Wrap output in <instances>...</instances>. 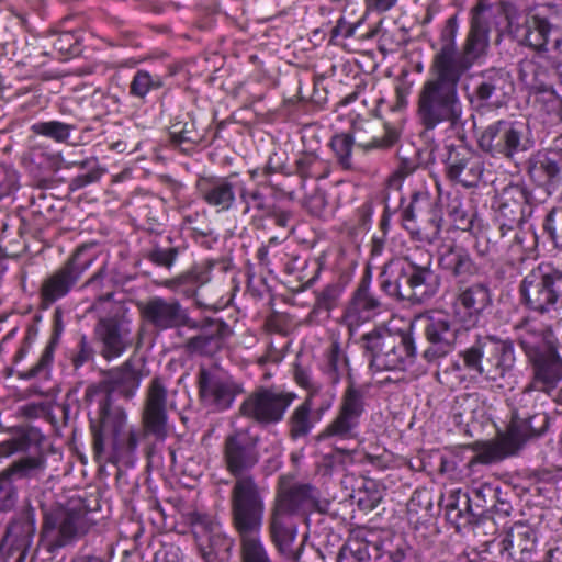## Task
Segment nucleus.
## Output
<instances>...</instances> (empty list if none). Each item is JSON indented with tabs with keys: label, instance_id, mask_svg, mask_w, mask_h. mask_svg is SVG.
Instances as JSON below:
<instances>
[{
	"label": "nucleus",
	"instance_id": "obj_1",
	"mask_svg": "<svg viewBox=\"0 0 562 562\" xmlns=\"http://www.w3.org/2000/svg\"><path fill=\"white\" fill-rule=\"evenodd\" d=\"M259 441L249 429L238 428L227 434L221 446L222 465L233 477L228 504L231 522L239 540V562H274L260 537L265 487L251 473L260 461Z\"/></svg>",
	"mask_w": 562,
	"mask_h": 562
},
{
	"label": "nucleus",
	"instance_id": "obj_2",
	"mask_svg": "<svg viewBox=\"0 0 562 562\" xmlns=\"http://www.w3.org/2000/svg\"><path fill=\"white\" fill-rule=\"evenodd\" d=\"M168 390L162 378L151 379L142 412V425H130L125 409L105 398L90 415L95 458L111 463L133 464L147 436L165 440L168 435Z\"/></svg>",
	"mask_w": 562,
	"mask_h": 562
},
{
	"label": "nucleus",
	"instance_id": "obj_3",
	"mask_svg": "<svg viewBox=\"0 0 562 562\" xmlns=\"http://www.w3.org/2000/svg\"><path fill=\"white\" fill-rule=\"evenodd\" d=\"M458 31V15L453 14L446 20L438 42L430 44L435 50L429 67L431 77L423 83L417 99V117L425 131L443 123L451 128L462 124L458 86L474 63L459 53Z\"/></svg>",
	"mask_w": 562,
	"mask_h": 562
},
{
	"label": "nucleus",
	"instance_id": "obj_4",
	"mask_svg": "<svg viewBox=\"0 0 562 562\" xmlns=\"http://www.w3.org/2000/svg\"><path fill=\"white\" fill-rule=\"evenodd\" d=\"M451 312L439 311L424 317L426 346L420 357L436 363L457 348L463 333L479 326L494 304L490 282L473 280L452 289Z\"/></svg>",
	"mask_w": 562,
	"mask_h": 562
},
{
	"label": "nucleus",
	"instance_id": "obj_5",
	"mask_svg": "<svg viewBox=\"0 0 562 562\" xmlns=\"http://www.w3.org/2000/svg\"><path fill=\"white\" fill-rule=\"evenodd\" d=\"M380 289L390 297L422 304L440 290L441 277L432 268V254L416 246L406 255L383 266L379 274Z\"/></svg>",
	"mask_w": 562,
	"mask_h": 562
},
{
	"label": "nucleus",
	"instance_id": "obj_6",
	"mask_svg": "<svg viewBox=\"0 0 562 562\" xmlns=\"http://www.w3.org/2000/svg\"><path fill=\"white\" fill-rule=\"evenodd\" d=\"M321 369L331 384H338L345 376L349 383L341 395L336 416L322 430L318 438L356 439L359 434L361 417L366 412L364 392L356 385L349 368L348 357L337 339L333 340L325 349Z\"/></svg>",
	"mask_w": 562,
	"mask_h": 562
},
{
	"label": "nucleus",
	"instance_id": "obj_7",
	"mask_svg": "<svg viewBox=\"0 0 562 562\" xmlns=\"http://www.w3.org/2000/svg\"><path fill=\"white\" fill-rule=\"evenodd\" d=\"M458 356L462 362H454V370H464L472 378H480L498 389L509 385L516 364L515 347L510 339L477 334Z\"/></svg>",
	"mask_w": 562,
	"mask_h": 562
},
{
	"label": "nucleus",
	"instance_id": "obj_8",
	"mask_svg": "<svg viewBox=\"0 0 562 562\" xmlns=\"http://www.w3.org/2000/svg\"><path fill=\"white\" fill-rule=\"evenodd\" d=\"M482 29L477 30L475 16L470 19V29L467 37L459 48V53L476 63L486 55L490 46V33L494 27L498 41L508 37L519 46L526 47L527 36V9L522 12L518 4L512 0H497L482 13L480 19Z\"/></svg>",
	"mask_w": 562,
	"mask_h": 562
},
{
	"label": "nucleus",
	"instance_id": "obj_9",
	"mask_svg": "<svg viewBox=\"0 0 562 562\" xmlns=\"http://www.w3.org/2000/svg\"><path fill=\"white\" fill-rule=\"evenodd\" d=\"M43 436L34 427L21 426L12 430L11 437L0 443V456L9 457L16 452H32V456L21 458L11 467L0 473V512H11L18 501V490L12 476L26 477L43 468L44 459L41 456Z\"/></svg>",
	"mask_w": 562,
	"mask_h": 562
},
{
	"label": "nucleus",
	"instance_id": "obj_10",
	"mask_svg": "<svg viewBox=\"0 0 562 562\" xmlns=\"http://www.w3.org/2000/svg\"><path fill=\"white\" fill-rule=\"evenodd\" d=\"M549 398L550 392L528 383L508 400L509 420L505 430L524 446L542 437L550 426L546 411Z\"/></svg>",
	"mask_w": 562,
	"mask_h": 562
},
{
	"label": "nucleus",
	"instance_id": "obj_11",
	"mask_svg": "<svg viewBox=\"0 0 562 562\" xmlns=\"http://www.w3.org/2000/svg\"><path fill=\"white\" fill-rule=\"evenodd\" d=\"M361 341L370 357V367L376 371L405 370L417 357L411 330L392 331L380 327L362 335Z\"/></svg>",
	"mask_w": 562,
	"mask_h": 562
},
{
	"label": "nucleus",
	"instance_id": "obj_12",
	"mask_svg": "<svg viewBox=\"0 0 562 562\" xmlns=\"http://www.w3.org/2000/svg\"><path fill=\"white\" fill-rule=\"evenodd\" d=\"M520 303L544 316L562 308V268L551 261L533 267L518 285Z\"/></svg>",
	"mask_w": 562,
	"mask_h": 562
},
{
	"label": "nucleus",
	"instance_id": "obj_13",
	"mask_svg": "<svg viewBox=\"0 0 562 562\" xmlns=\"http://www.w3.org/2000/svg\"><path fill=\"white\" fill-rule=\"evenodd\" d=\"M532 193L520 183L506 186L497 201L495 223L502 238H512L514 244L524 247L522 225L532 214Z\"/></svg>",
	"mask_w": 562,
	"mask_h": 562
},
{
	"label": "nucleus",
	"instance_id": "obj_14",
	"mask_svg": "<svg viewBox=\"0 0 562 562\" xmlns=\"http://www.w3.org/2000/svg\"><path fill=\"white\" fill-rule=\"evenodd\" d=\"M482 562H530L538 548V531L527 521H516L486 542Z\"/></svg>",
	"mask_w": 562,
	"mask_h": 562
},
{
	"label": "nucleus",
	"instance_id": "obj_15",
	"mask_svg": "<svg viewBox=\"0 0 562 562\" xmlns=\"http://www.w3.org/2000/svg\"><path fill=\"white\" fill-rule=\"evenodd\" d=\"M296 397L294 392L280 386H258L243 401L239 413L261 427L277 425Z\"/></svg>",
	"mask_w": 562,
	"mask_h": 562
},
{
	"label": "nucleus",
	"instance_id": "obj_16",
	"mask_svg": "<svg viewBox=\"0 0 562 562\" xmlns=\"http://www.w3.org/2000/svg\"><path fill=\"white\" fill-rule=\"evenodd\" d=\"M477 146L494 158L513 159L529 148L525 124L504 119L495 121L483 128L477 137Z\"/></svg>",
	"mask_w": 562,
	"mask_h": 562
},
{
	"label": "nucleus",
	"instance_id": "obj_17",
	"mask_svg": "<svg viewBox=\"0 0 562 562\" xmlns=\"http://www.w3.org/2000/svg\"><path fill=\"white\" fill-rule=\"evenodd\" d=\"M514 89L510 74L504 68L492 67L476 74L473 89L467 98L477 112L497 110L507 105Z\"/></svg>",
	"mask_w": 562,
	"mask_h": 562
},
{
	"label": "nucleus",
	"instance_id": "obj_18",
	"mask_svg": "<svg viewBox=\"0 0 562 562\" xmlns=\"http://www.w3.org/2000/svg\"><path fill=\"white\" fill-rule=\"evenodd\" d=\"M551 35L555 47L562 44V1L537 3L527 8L526 47L542 52Z\"/></svg>",
	"mask_w": 562,
	"mask_h": 562
},
{
	"label": "nucleus",
	"instance_id": "obj_19",
	"mask_svg": "<svg viewBox=\"0 0 562 562\" xmlns=\"http://www.w3.org/2000/svg\"><path fill=\"white\" fill-rule=\"evenodd\" d=\"M143 323L157 333L179 329L182 327H196L195 319L191 318L178 299L151 296L137 304Z\"/></svg>",
	"mask_w": 562,
	"mask_h": 562
},
{
	"label": "nucleus",
	"instance_id": "obj_20",
	"mask_svg": "<svg viewBox=\"0 0 562 562\" xmlns=\"http://www.w3.org/2000/svg\"><path fill=\"white\" fill-rule=\"evenodd\" d=\"M499 494V486L492 484H482L473 488L471 494L457 490L450 493L446 504L447 519L456 526L458 530L475 522L476 517L481 513L473 509V504L476 508H488L491 502Z\"/></svg>",
	"mask_w": 562,
	"mask_h": 562
},
{
	"label": "nucleus",
	"instance_id": "obj_21",
	"mask_svg": "<svg viewBox=\"0 0 562 562\" xmlns=\"http://www.w3.org/2000/svg\"><path fill=\"white\" fill-rule=\"evenodd\" d=\"M139 384L140 374L135 369L132 360H127L122 366L105 371L98 385L89 386L86 391V401L90 403L95 401L97 408H100L105 398L113 403L114 394L124 398L133 397Z\"/></svg>",
	"mask_w": 562,
	"mask_h": 562
},
{
	"label": "nucleus",
	"instance_id": "obj_22",
	"mask_svg": "<svg viewBox=\"0 0 562 562\" xmlns=\"http://www.w3.org/2000/svg\"><path fill=\"white\" fill-rule=\"evenodd\" d=\"M199 551L206 562L225 558L233 548L234 540L226 536L221 526L207 514L191 512L187 515Z\"/></svg>",
	"mask_w": 562,
	"mask_h": 562
},
{
	"label": "nucleus",
	"instance_id": "obj_23",
	"mask_svg": "<svg viewBox=\"0 0 562 562\" xmlns=\"http://www.w3.org/2000/svg\"><path fill=\"white\" fill-rule=\"evenodd\" d=\"M525 357L530 368L529 383L550 393L555 390L562 381V355L559 340L548 341Z\"/></svg>",
	"mask_w": 562,
	"mask_h": 562
},
{
	"label": "nucleus",
	"instance_id": "obj_24",
	"mask_svg": "<svg viewBox=\"0 0 562 562\" xmlns=\"http://www.w3.org/2000/svg\"><path fill=\"white\" fill-rule=\"evenodd\" d=\"M36 526L33 509L13 518L0 541V560L24 562L32 546Z\"/></svg>",
	"mask_w": 562,
	"mask_h": 562
},
{
	"label": "nucleus",
	"instance_id": "obj_25",
	"mask_svg": "<svg viewBox=\"0 0 562 562\" xmlns=\"http://www.w3.org/2000/svg\"><path fill=\"white\" fill-rule=\"evenodd\" d=\"M445 159V175L448 180L463 188L479 186L484 173L483 158L464 146H448Z\"/></svg>",
	"mask_w": 562,
	"mask_h": 562
},
{
	"label": "nucleus",
	"instance_id": "obj_26",
	"mask_svg": "<svg viewBox=\"0 0 562 562\" xmlns=\"http://www.w3.org/2000/svg\"><path fill=\"white\" fill-rule=\"evenodd\" d=\"M527 173L531 181L548 193L562 190V135L554 146L537 151L527 160Z\"/></svg>",
	"mask_w": 562,
	"mask_h": 562
},
{
	"label": "nucleus",
	"instance_id": "obj_27",
	"mask_svg": "<svg viewBox=\"0 0 562 562\" xmlns=\"http://www.w3.org/2000/svg\"><path fill=\"white\" fill-rule=\"evenodd\" d=\"M199 333L188 338L183 345L186 352L190 356L212 358L220 352L227 338L233 334L231 326L222 318L206 317L202 321H195Z\"/></svg>",
	"mask_w": 562,
	"mask_h": 562
},
{
	"label": "nucleus",
	"instance_id": "obj_28",
	"mask_svg": "<svg viewBox=\"0 0 562 562\" xmlns=\"http://www.w3.org/2000/svg\"><path fill=\"white\" fill-rule=\"evenodd\" d=\"M438 266L452 282V289L475 280L482 267L471 251L461 244L443 245L439 251Z\"/></svg>",
	"mask_w": 562,
	"mask_h": 562
},
{
	"label": "nucleus",
	"instance_id": "obj_29",
	"mask_svg": "<svg viewBox=\"0 0 562 562\" xmlns=\"http://www.w3.org/2000/svg\"><path fill=\"white\" fill-rule=\"evenodd\" d=\"M238 173L228 176H202L195 183L200 199L216 212L229 211L236 202V192L240 186Z\"/></svg>",
	"mask_w": 562,
	"mask_h": 562
},
{
	"label": "nucleus",
	"instance_id": "obj_30",
	"mask_svg": "<svg viewBox=\"0 0 562 562\" xmlns=\"http://www.w3.org/2000/svg\"><path fill=\"white\" fill-rule=\"evenodd\" d=\"M294 515L271 505L268 517V536L277 552L286 560L299 562L303 550L294 549L297 529Z\"/></svg>",
	"mask_w": 562,
	"mask_h": 562
},
{
	"label": "nucleus",
	"instance_id": "obj_31",
	"mask_svg": "<svg viewBox=\"0 0 562 562\" xmlns=\"http://www.w3.org/2000/svg\"><path fill=\"white\" fill-rule=\"evenodd\" d=\"M41 540L50 553L70 543V505L56 502L48 508H43Z\"/></svg>",
	"mask_w": 562,
	"mask_h": 562
},
{
	"label": "nucleus",
	"instance_id": "obj_32",
	"mask_svg": "<svg viewBox=\"0 0 562 562\" xmlns=\"http://www.w3.org/2000/svg\"><path fill=\"white\" fill-rule=\"evenodd\" d=\"M199 395L204 405L215 411L229 408L240 392L239 386L231 379L201 367L198 373Z\"/></svg>",
	"mask_w": 562,
	"mask_h": 562
},
{
	"label": "nucleus",
	"instance_id": "obj_33",
	"mask_svg": "<svg viewBox=\"0 0 562 562\" xmlns=\"http://www.w3.org/2000/svg\"><path fill=\"white\" fill-rule=\"evenodd\" d=\"M525 446L514 438L508 431L498 432L496 439L490 441H474L469 448L474 456L469 460L468 467L473 470L476 465H490L514 457Z\"/></svg>",
	"mask_w": 562,
	"mask_h": 562
},
{
	"label": "nucleus",
	"instance_id": "obj_34",
	"mask_svg": "<svg viewBox=\"0 0 562 562\" xmlns=\"http://www.w3.org/2000/svg\"><path fill=\"white\" fill-rule=\"evenodd\" d=\"M371 278L367 269L345 307L342 317L350 326L366 323L380 313L381 302L370 289Z\"/></svg>",
	"mask_w": 562,
	"mask_h": 562
},
{
	"label": "nucleus",
	"instance_id": "obj_35",
	"mask_svg": "<svg viewBox=\"0 0 562 562\" xmlns=\"http://www.w3.org/2000/svg\"><path fill=\"white\" fill-rule=\"evenodd\" d=\"M318 501L316 488L311 484L292 483L279 477L272 505L295 515L299 510L314 506Z\"/></svg>",
	"mask_w": 562,
	"mask_h": 562
},
{
	"label": "nucleus",
	"instance_id": "obj_36",
	"mask_svg": "<svg viewBox=\"0 0 562 562\" xmlns=\"http://www.w3.org/2000/svg\"><path fill=\"white\" fill-rule=\"evenodd\" d=\"M95 333L102 341V355L106 359L120 357L132 342L130 322L120 316L101 318Z\"/></svg>",
	"mask_w": 562,
	"mask_h": 562
},
{
	"label": "nucleus",
	"instance_id": "obj_37",
	"mask_svg": "<svg viewBox=\"0 0 562 562\" xmlns=\"http://www.w3.org/2000/svg\"><path fill=\"white\" fill-rule=\"evenodd\" d=\"M516 341L524 355L530 353L548 341L558 340L551 325L542 324L532 316H525L514 325Z\"/></svg>",
	"mask_w": 562,
	"mask_h": 562
},
{
	"label": "nucleus",
	"instance_id": "obj_38",
	"mask_svg": "<svg viewBox=\"0 0 562 562\" xmlns=\"http://www.w3.org/2000/svg\"><path fill=\"white\" fill-rule=\"evenodd\" d=\"M375 533L368 528L355 529L346 543L341 547L337 562H369L371 560L370 547L376 552L381 550V542L373 540Z\"/></svg>",
	"mask_w": 562,
	"mask_h": 562
},
{
	"label": "nucleus",
	"instance_id": "obj_39",
	"mask_svg": "<svg viewBox=\"0 0 562 562\" xmlns=\"http://www.w3.org/2000/svg\"><path fill=\"white\" fill-rule=\"evenodd\" d=\"M70 291V257L67 258L63 266L48 274L40 288V307L42 310L49 308L61 297L66 296Z\"/></svg>",
	"mask_w": 562,
	"mask_h": 562
},
{
	"label": "nucleus",
	"instance_id": "obj_40",
	"mask_svg": "<svg viewBox=\"0 0 562 562\" xmlns=\"http://www.w3.org/2000/svg\"><path fill=\"white\" fill-rule=\"evenodd\" d=\"M211 279L210 271L203 267L194 266L188 271L166 280L164 286L186 297H194L195 305L200 308H206L209 305L203 304L198 297V290Z\"/></svg>",
	"mask_w": 562,
	"mask_h": 562
},
{
	"label": "nucleus",
	"instance_id": "obj_41",
	"mask_svg": "<svg viewBox=\"0 0 562 562\" xmlns=\"http://www.w3.org/2000/svg\"><path fill=\"white\" fill-rule=\"evenodd\" d=\"M313 408V395L310 394L291 412L286 419L288 436L291 440L296 441L310 436L318 422Z\"/></svg>",
	"mask_w": 562,
	"mask_h": 562
},
{
	"label": "nucleus",
	"instance_id": "obj_42",
	"mask_svg": "<svg viewBox=\"0 0 562 562\" xmlns=\"http://www.w3.org/2000/svg\"><path fill=\"white\" fill-rule=\"evenodd\" d=\"M63 313L60 308H56L54 313V324H53V334L49 339V342L43 350L37 362L27 370H23V372H19L18 375L20 380H32L36 378H47L49 373V367L53 361V356L55 348L59 341L60 335L64 330L63 326Z\"/></svg>",
	"mask_w": 562,
	"mask_h": 562
},
{
	"label": "nucleus",
	"instance_id": "obj_43",
	"mask_svg": "<svg viewBox=\"0 0 562 562\" xmlns=\"http://www.w3.org/2000/svg\"><path fill=\"white\" fill-rule=\"evenodd\" d=\"M238 195L241 204H244L243 215L255 212L250 216V225L257 229H265L266 215L272 209V204L267 203L265 194L258 188L250 190L244 181L238 187Z\"/></svg>",
	"mask_w": 562,
	"mask_h": 562
},
{
	"label": "nucleus",
	"instance_id": "obj_44",
	"mask_svg": "<svg viewBox=\"0 0 562 562\" xmlns=\"http://www.w3.org/2000/svg\"><path fill=\"white\" fill-rule=\"evenodd\" d=\"M170 140L173 145L179 146L182 151H189L194 146L204 142L205 135L196 127L195 119L186 113L176 117L169 128Z\"/></svg>",
	"mask_w": 562,
	"mask_h": 562
},
{
	"label": "nucleus",
	"instance_id": "obj_45",
	"mask_svg": "<svg viewBox=\"0 0 562 562\" xmlns=\"http://www.w3.org/2000/svg\"><path fill=\"white\" fill-rule=\"evenodd\" d=\"M331 172V162L322 158L316 151L306 150L299 154L294 161L292 175H296L302 180L326 179Z\"/></svg>",
	"mask_w": 562,
	"mask_h": 562
},
{
	"label": "nucleus",
	"instance_id": "obj_46",
	"mask_svg": "<svg viewBox=\"0 0 562 562\" xmlns=\"http://www.w3.org/2000/svg\"><path fill=\"white\" fill-rule=\"evenodd\" d=\"M434 202L427 191H415L411 196V201L402 211V220L406 223H415L418 220H426L435 224L437 231L439 225L436 215L431 214Z\"/></svg>",
	"mask_w": 562,
	"mask_h": 562
},
{
	"label": "nucleus",
	"instance_id": "obj_47",
	"mask_svg": "<svg viewBox=\"0 0 562 562\" xmlns=\"http://www.w3.org/2000/svg\"><path fill=\"white\" fill-rule=\"evenodd\" d=\"M356 145L355 135L350 133H339L331 136L328 146L330 147L337 165L344 170L355 168L352 161V149Z\"/></svg>",
	"mask_w": 562,
	"mask_h": 562
},
{
	"label": "nucleus",
	"instance_id": "obj_48",
	"mask_svg": "<svg viewBox=\"0 0 562 562\" xmlns=\"http://www.w3.org/2000/svg\"><path fill=\"white\" fill-rule=\"evenodd\" d=\"M92 512L81 495L72 496V539L87 535L95 525Z\"/></svg>",
	"mask_w": 562,
	"mask_h": 562
},
{
	"label": "nucleus",
	"instance_id": "obj_49",
	"mask_svg": "<svg viewBox=\"0 0 562 562\" xmlns=\"http://www.w3.org/2000/svg\"><path fill=\"white\" fill-rule=\"evenodd\" d=\"M180 254V246L173 244V238L168 235L165 244L155 243L147 254V259L159 267L171 269Z\"/></svg>",
	"mask_w": 562,
	"mask_h": 562
},
{
	"label": "nucleus",
	"instance_id": "obj_50",
	"mask_svg": "<svg viewBox=\"0 0 562 562\" xmlns=\"http://www.w3.org/2000/svg\"><path fill=\"white\" fill-rule=\"evenodd\" d=\"M72 167L78 169L77 175L72 178V191L98 181L102 175L98 159L92 156L82 160H72Z\"/></svg>",
	"mask_w": 562,
	"mask_h": 562
},
{
	"label": "nucleus",
	"instance_id": "obj_51",
	"mask_svg": "<svg viewBox=\"0 0 562 562\" xmlns=\"http://www.w3.org/2000/svg\"><path fill=\"white\" fill-rule=\"evenodd\" d=\"M161 87L162 80L159 76H153L146 70H137L130 83L128 93L133 98L144 100L150 91Z\"/></svg>",
	"mask_w": 562,
	"mask_h": 562
},
{
	"label": "nucleus",
	"instance_id": "obj_52",
	"mask_svg": "<svg viewBox=\"0 0 562 562\" xmlns=\"http://www.w3.org/2000/svg\"><path fill=\"white\" fill-rule=\"evenodd\" d=\"M30 130L36 135L48 137L57 143H65L70 136V125L58 121L36 122Z\"/></svg>",
	"mask_w": 562,
	"mask_h": 562
},
{
	"label": "nucleus",
	"instance_id": "obj_53",
	"mask_svg": "<svg viewBox=\"0 0 562 562\" xmlns=\"http://www.w3.org/2000/svg\"><path fill=\"white\" fill-rule=\"evenodd\" d=\"M542 227L553 247L562 251V207L551 209L544 216Z\"/></svg>",
	"mask_w": 562,
	"mask_h": 562
},
{
	"label": "nucleus",
	"instance_id": "obj_54",
	"mask_svg": "<svg viewBox=\"0 0 562 562\" xmlns=\"http://www.w3.org/2000/svg\"><path fill=\"white\" fill-rule=\"evenodd\" d=\"M418 158L414 157H401L396 170L390 176L386 188L390 192L398 194L402 181L405 177L412 175L418 168Z\"/></svg>",
	"mask_w": 562,
	"mask_h": 562
},
{
	"label": "nucleus",
	"instance_id": "obj_55",
	"mask_svg": "<svg viewBox=\"0 0 562 562\" xmlns=\"http://www.w3.org/2000/svg\"><path fill=\"white\" fill-rule=\"evenodd\" d=\"M345 285L341 281H335L327 284L317 293L315 307L323 311H331L338 305L344 293Z\"/></svg>",
	"mask_w": 562,
	"mask_h": 562
},
{
	"label": "nucleus",
	"instance_id": "obj_56",
	"mask_svg": "<svg viewBox=\"0 0 562 562\" xmlns=\"http://www.w3.org/2000/svg\"><path fill=\"white\" fill-rule=\"evenodd\" d=\"M398 137L400 134L396 128L385 125V132L383 136H374L372 137V139L368 142L359 140L357 145L358 147H361L364 150L387 149L398 140Z\"/></svg>",
	"mask_w": 562,
	"mask_h": 562
},
{
	"label": "nucleus",
	"instance_id": "obj_57",
	"mask_svg": "<svg viewBox=\"0 0 562 562\" xmlns=\"http://www.w3.org/2000/svg\"><path fill=\"white\" fill-rule=\"evenodd\" d=\"M382 501V493L374 482H370L362 491L358 492L357 504L361 510L371 512L375 509Z\"/></svg>",
	"mask_w": 562,
	"mask_h": 562
},
{
	"label": "nucleus",
	"instance_id": "obj_58",
	"mask_svg": "<svg viewBox=\"0 0 562 562\" xmlns=\"http://www.w3.org/2000/svg\"><path fill=\"white\" fill-rule=\"evenodd\" d=\"M288 157L284 153L273 151L269 155L266 165L262 168V176L270 177L274 173L284 176L292 175V170L286 165Z\"/></svg>",
	"mask_w": 562,
	"mask_h": 562
},
{
	"label": "nucleus",
	"instance_id": "obj_59",
	"mask_svg": "<svg viewBox=\"0 0 562 562\" xmlns=\"http://www.w3.org/2000/svg\"><path fill=\"white\" fill-rule=\"evenodd\" d=\"M18 173L14 169L0 165V200L18 189Z\"/></svg>",
	"mask_w": 562,
	"mask_h": 562
},
{
	"label": "nucleus",
	"instance_id": "obj_60",
	"mask_svg": "<svg viewBox=\"0 0 562 562\" xmlns=\"http://www.w3.org/2000/svg\"><path fill=\"white\" fill-rule=\"evenodd\" d=\"M448 214L453 220V222L458 228H460L462 231H468L471 228L472 217L462 207V202L460 200L454 199L448 205Z\"/></svg>",
	"mask_w": 562,
	"mask_h": 562
},
{
	"label": "nucleus",
	"instance_id": "obj_61",
	"mask_svg": "<svg viewBox=\"0 0 562 562\" xmlns=\"http://www.w3.org/2000/svg\"><path fill=\"white\" fill-rule=\"evenodd\" d=\"M191 237L195 243L200 244L206 249H211L215 243H217V236L214 231L209 226L204 227H191Z\"/></svg>",
	"mask_w": 562,
	"mask_h": 562
},
{
	"label": "nucleus",
	"instance_id": "obj_62",
	"mask_svg": "<svg viewBox=\"0 0 562 562\" xmlns=\"http://www.w3.org/2000/svg\"><path fill=\"white\" fill-rule=\"evenodd\" d=\"M540 55L538 57V66L544 68L548 71H551L557 77H562V59L559 56H551L547 54V48L542 52H539Z\"/></svg>",
	"mask_w": 562,
	"mask_h": 562
},
{
	"label": "nucleus",
	"instance_id": "obj_63",
	"mask_svg": "<svg viewBox=\"0 0 562 562\" xmlns=\"http://www.w3.org/2000/svg\"><path fill=\"white\" fill-rule=\"evenodd\" d=\"M270 218L273 221L274 225L280 228H289L292 220V212L289 210H284L276 204H272V209L266 215V220Z\"/></svg>",
	"mask_w": 562,
	"mask_h": 562
},
{
	"label": "nucleus",
	"instance_id": "obj_64",
	"mask_svg": "<svg viewBox=\"0 0 562 562\" xmlns=\"http://www.w3.org/2000/svg\"><path fill=\"white\" fill-rule=\"evenodd\" d=\"M283 353L278 348H276L272 344H269L266 352L258 358L257 363L261 367L266 366L267 363L278 364L283 360Z\"/></svg>",
	"mask_w": 562,
	"mask_h": 562
}]
</instances>
